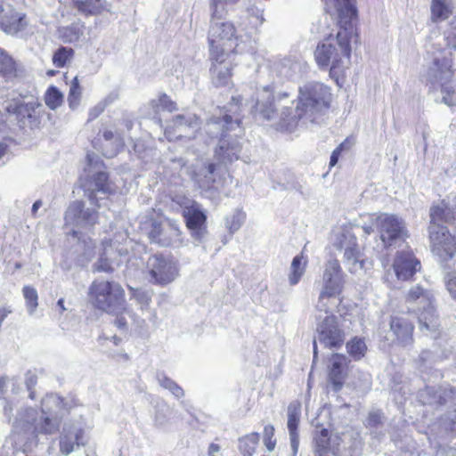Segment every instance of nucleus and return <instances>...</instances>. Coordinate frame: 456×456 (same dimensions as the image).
<instances>
[{
	"instance_id": "nucleus-36",
	"label": "nucleus",
	"mask_w": 456,
	"mask_h": 456,
	"mask_svg": "<svg viewBox=\"0 0 456 456\" xmlns=\"http://www.w3.org/2000/svg\"><path fill=\"white\" fill-rule=\"evenodd\" d=\"M452 13V7L449 0H432L431 14L435 22L444 20Z\"/></svg>"
},
{
	"instance_id": "nucleus-48",
	"label": "nucleus",
	"mask_w": 456,
	"mask_h": 456,
	"mask_svg": "<svg viewBox=\"0 0 456 456\" xmlns=\"http://www.w3.org/2000/svg\"><path fill=\"white\" fill-rule=\"evenodd\" d=\"M80 96L81 87L79 86L77 77H75L71 82L68 96L69 104L71 109H75L77 107Z\"/></svg>"
},
{
	"instance_id": "nucleus-28",
	"label": "nucleus",
	"mask_w": 456,
	"mask_h": 456,
	"mask_svg": "<svg viewBox=\"0 0 456 456\" xmlns=\"http://www.w3.org/2000/svg\"><path fill=\"white\" fill-rule=\"evenodd\" d=\"M38 106L35 102H24L22 100L7 101L4 107L5 110L10 114H14L18 118H31Z\"/></svg>"
},
{
	"instance_id": "nucleus-63",
	"label": "nucleus",
	"mask_w": 456,
	"mask_h": 456,
	"mask_svg": "<svg viewBox=\"0 0 456 456\" xmlns=\"http://www.w3.org/2000/svg\"><path fill=\"white\" fill-rule=\"evenodd\" d=\"M41 206V200H37L32 206V213L35 214Z\"/></svg>"
},
{
	"instance_id": "nucleus-12",
	"label": "nucleus",
	"mask_w": 456,
	"mask_h": 456,
	"mask_svg": "<svg viewBox=\"0 0 456 456\" xmlns=\"http://www.w3.org/2000/svg\"><path fill=\"white\" fill-rule=\"evenodd\" d=\"M375 224L384 248L396 247L407 237L403 220L395 215L380 214L376 216Z\"/></svg>"
},
{
	"instance_id": "nucleus-46",
	"label": "nucleus",
	"mask_w": 456,
	"mask_h": 456,
	"mask_svg": "<svg viewBox=\"0 0 456 456\" xmlns=\"http://www.w3.org/2000/svg\"><path fill=\"white\" fill-rule=\"evenodd\" d=\"M94 184L98 192L107 194L111 191L110 183H109V175L106 172L100 170L97 171L94 176Z\"/></svg>"
},
{
	"instance_id": "nucleus-40",
	"label": "nucleus",
	"mask_w": 456,
	"mask_h": 456,
	"mask_svg": "<svg viewBox=\"0 0 456 456\" xmlns=\"http://www.w3.org/2000/svg\"><path fill=\"white\" fill-rule=\"evenodd\" d=\"M74 57V50L70 47L61 46L53 55V63L57 68H63L69 64Z\"/></svg>"
},
{
	"instance_id": "nucleus-20",
	"label": "nucleus",
	"mask_w": 456,
	"mask_h": 456,
	"mask_svg": "<svg viewBox=\"0 0 456 456\" xmlns=\"http://www.w3.org/2000/svg\"><path fill=\"white\" fill-rule=\"evenodd\" d=\"M84 430L80 424H65L60 436V451L63 455H69L85 445Z\"/></svg>"
},
{
	"instance_id": "nucleus-59",
	"label": "nucleus",
	"mask_w": 456,
	"mask_h": 456,
	"mask_svg": "<svg viewBox=\"0 0 456 456\" xmlns=\"http://www.w3.org/2000/svg\"><path fill=\"white\" fill-rule=\"evenodd\" d=\"M249 13L250 15H252L253 17H255L256 19V20L258 21V24H262L263 21H264V17H263V11L258 9V8H251L249 11Z\"/></svg>"
},
{
	"instance_id": "nucleus-56",
	"label": "nucleus",
	"mask_w": 456,
	"mask_h": 456,
	"mask_svg": "<svg viewBox=\"0 0 456 456\" xmlns=\"http://www.w3.org/2000/svg\"><path fill=\"white\" fill-rule=\"evenodd\" d=\"M238 0H211L210 9H216L219 7L225 8V4H235Z\"/></svg>"
},
{
	"instance_id": "nucleus-64",
	"label": "nucleus",
	"mask_w": 456,
	"mask_h": 456,
	"mask_svg": "<svg viewBox=\"0 0 456 456\" xmlns=\"http://www.w3.org/2000/svg\"><path fill=\"white\" fill-rule=\"evenodd\" d=\"M57 305L60 307L61 313L64 312L66 310L64 306V299L60 298L57 302Z\"/></svg>"
},
{
	"instance_id": "nucleus-49",
	"label": "nucleus",
	"mask_w": 456,
	"mask_h": 456,
	"mask_svg": "<svg viewBox=\"0 0 456 456\" xmlns=\"http://www.w3.org/2000/svg\"><path fill=\"white\" fill-rule=\"evenodd\" d=\"M382 412L375 410L369 412L365 426L368 428H378L382 424Z\"/></svg>"
},
{
	"instance_id": "nucleus-19",
	"label": "nucleus",
	"mask_w": 456,
	"mask_h": 456,
	"mask_svg": "<svg viewBox=\"0 0 456 456\" xmlns=\"http://www.w3.org/2000/svg\"><path fill=\"white\" fill-rule=\"evenodd\" d=\"M148 234L151 242L162 247H168L179 240L180 230L171 222L161 224L158 221H152Z\"/></svg>"
},
{
	"instance_id": "nucleus-26",
	"label": "nucleus",
	"mask_w": 456,
	"mask_h": 456,
	"mask_svg": "<svg viewBox=\"0 0 456 456\" xmlns=\"http://www.w3.org/2000/svg\"><path fill=\"white\" fill-rule=\"evenodd\" d=\"M331 367L329 372V379L333 386L334 391H338L343 386L344 368L347 365V357L343 354H334L330 358Z\"/></svg>"
},
{
	"instance_id": "nucleus-29",
	"label": "nucleus",
	"mask_w": 456,
	"mask_h": 456,
	"mask_svg": "<svg viewBox=\"0 0 456 456\" xmlns=\"http://www.w3.org/2000/svg\"><path fill=\"white\" fill-rule=\"evenodd\" d=\"M73 4L78 12L86 15L110 10V4L105 0H73Z\"/></svg>"
},
{
	"instance_id": "nucleus-5",
	"label": "nucleus",
	"mask_w": 456,
	"mask_h": 456,
	"mask_svg": "<svg viewBox=\"0 0 456 456\" xmlns=\"http://www.w3.org/2000/svg\"><path fill=\"white\" fill-rule=\"evenodd\" d=\"M211 20L208 29L209 52L218 57V52L242 53L251 48L248 35H238L232 22L224 20L225 8L210 9Z\"/></svg>"
},
{
	"instance_id": "nucleus-15",
	"label": "nucleus",
	"mask_w": 456,
	"mask_h": 456,
	"mask_svg": "<svg viewBox=\"0 0 456 456\" xmlns=\"http://www.w3.org/2000/svg\"><path fill=\"white\" fill-rule=\"evenodd\" d=\"M182 214L191 236L198 241H201L206 234L207 221V215L201 206L196 201H188L183 207Z\"/></svg>"
},
{
	"instance_id": "nucleus-24",
	"label": "nucleus",
	"mask_w": 456,
	"mask_h": 456,
	"mask_svg": "<svg viewBox=\"0 0 456 456\" xmlns=\"http://www.w3.org/2000/svg\"><path fill=\"white\" fill-rule=\"evenodd\" d=\"M338 446L330 436L327 428L316 430L314 434L313 453L314 456H338Z\"/></svg>"
},
{
	"instance_id": "nucleus-4",
	"label": "nucleus",
	"mask_w": 456,
	"mask_h": 456,
	"mask_svg": "<svg viewBox=\"0 0 456 456\" xmlns=\"http://www.w3.org/2000/svg\"><path fill=\"white\" fill-rule=\"evenodd\" d=\"M240 121L232 120L225 114L222 117H211L204 126V134L208 141L218 139L215 149V159L222 164L232 163L237 160L241 151V145L238 141L240 133Z\"/></svg>"
},
{
	"instance_id": "nucleus-53",
	"label": "nucleus",
	"mask_w": 456,
	"mask_h": 456,
	"mask_svg": "<svg viewBox=\"0 0 456 456\" xmlns=\"http://www.w3.org/2000/svg\"><path fill=\"white\" fill-rule=\"evenodd\" d=\"M445 284L448 291L456 298V273H449L445 276Z\"/></svg>"
},
{
	"instance_id": "nucleus-43",
	"label": "nucleus",
	"mask_w": 456,
	"mask_h": 456,
	"mask_svg": "<svg viewBox=\"0 0 456 456\" xmlns=\"http://www.w3.org/2000/svg\"><path fill=\"white\" fill-rule=\"evenodd\" d=\"M23 297L26 300V305L29 315L34 314L38 305V295L35 288L24 286L22 289Z\"/></svg>"
},
{
	"instance_id": "nucleus-62",
	"label": "nucleus",
	"mask_w": 456,
	"mask_h": 456,
	"mask_svg": "<svg viewBox=\"0 0 456 456\" xmlns=\"http://www.w3.org/2000/svg\"><path fill=\"white\" fill-rule=\"evenodd\" d=\"M448 46L456 50V30L447 37Z\"/></svg>"
},
{
	"instance_id": "nucleus-31",
	"label": "nucleus",
	"mask_w": 456,
	"mask_h": 456,
	"mask_svg": "<svg viewBox=\"0 0 456 456\" xmlns=\"http://www.w3.org/2000/svg\"><path fill=\"white\" fill-rule=\"evenodd\" d=\"M133 299L138 305L139 315L145 318V322H155L156 314L150 309L151 297L145 291L135 290L133 294Z\"/></svg>"
},
{
	"instance_id": "nucleus-18",
	"label": "nucleus",
	"mask_w": 456,
	"mask_h": 456,
	"mask_svg": "<svg viewBox=\"0 0 456 456\" xmlns=\"http://www.w3.org/2000/svg\"><path fill=\"white\" fill-rule=\"evenodd\" d=\"M217 55L220 56L216 58L214 53L210 52V60L212 61L210 68L211 79L216 86H223L229 84L232 63L230 60V53L218 52Z\"/></svg>"
},
{
	"instance_id": "nucleus-21",
	"label": "nucleus",
	"mask_w": 456,
	"mask_h": 456,
	"mask_svg": "<svg viewBox=\"0 0 456 456\" xmlns=\"http://www.w3.org/2000/svg\"><path fill=\"white\" fill-rule=\"evenodd\" d=\"M413 329L414 326L412 322L407 314L392 316L390 321V330L401 346H407L412 344Z\"/></svg>"
},
{
	"instance_id": "nucleus-45",
	"label": "nucleus",
	"mask_w": 456,
	"mask_h": 456,
	"mask_svg": "<svg viewBox=\"0 0 456 456\" xmlns=\"http://www.w3.org/2000/svg\"><path fill=\"white\" fill-rule=\"evenodd\" d=\"M347 353L354 359L360 360L364 356L366 345L361 338H354L346 344Z\"/></svg>"
},
{
	"instance_id": "nucleus-33",
	"label": "nucleus",
	"mask_w": 456,
	"mask_h": 456,
	"mask_svg": "<svg viewBox=\"0 0 456 456\" xmlns=\"http://www.w3.org/2000/svg\"><path fill=\"white\" fill-rule=\"evenodd\" d=\"M103 139L106 142L105 147H110V150L106 149L104 152V155L108 158H112L117 155V153L123 149L125 145L124 138L119 133L104 131Z\"/></svg>"
},
{
	"instance_id": "nucleus-13",
	"label": "nucleus",
	"mask_w": 456,
	"mask_h": 456,
	"mask_svg": "<svg viewBox=\"0 0 456 456\" xmlns=\"http://www.w3.org/2000/svg\"><path fill=\"white\" fill-rule=\"evenodd\" d=\"M149 281L153 284L167 285L178 276V267L169 257L160 254L151 256L146 263Z\"/></svg>"
},
{
	"instance_id": "nucleus-22",
	"label": "nucleus",
	"mask_w": 456,
	"mask_h": 456,
	"mask_svg": "<svg viewBox=\"0 0 456 456\" xmlns=\"http://www.w3.org/2000/svg\"><path fill=\"white\" fill-rule=\"evenodd\" d=\"M420 268V263L409 252H400L396 255L393 269L398 280L411 279Z\"/></svg>"
},
{
	"instance_id": "nucleus-16",
	"label": "nucleus",
	"mask_w": 456,
	"mask_h": 456,
	"mask_svg": "<svg viewBox=\"0 0 456 456\" xmlns=\"http://www.w3.org/2000/svg\"><path fill=\"white\" fill-rule=\"evenodd\" d=\"M28 21L25 13L16 11L4 0H0V29L8 35H17L27 28Z\"/></svg>"
},
{
	"instance_id": "nucleus-9",
	"label": "nucleus",
	"mask_w": 456,
	"mask_h": 456,
	"mask_svg": "<svg viewBox=\"0 0 456 456\" xmlns=\"http://www.w3.org/2000/svg\"><path fill=\"white\" fill-rule=\"evenodd\" d=\"M199 126V118L191 113L178 114L172 119V126H167L165 134L168 140L187 138L192 141L188 146L193 153L202 151L209 143L202 132H195Z\"/></svg>"
},
{
	"instance_id": "nucleus-51",
	"label": "nucleus",
	"mask_w": 456,
	"mask_h": 456,
	"mask_svg": "<svg viewBox=\"0 0 456 456\" xmlns=\"http://www.w3.org/2000/svg\"><path fill=\"white\" fill-rule=\"evenodd\" d=\"M37 381V376L35 372L28 370L27 371L25 375V384L29 391V398L34 399L35 398V391L33 390L34 387L36 386Z\"/></svg>"
},
{
	"instance_id": "nucleus-42",
	"label": "nucleus",
	"mask_w": 456,
	"mask_h": 456,
	"mask_svg": "<svg viewBox=\"0 0 456 456\" xmlns=\"http://www.w3.org/2000/svg\"><path fill=\"white\" fill-rule=\"evenodd\" d=\"M338 294V292L322 289L320 292L318 302L316 304V310L320 313L325 314V315H330V301Z\"/></svg>"
},
{
	"instance_id": "nucleus-47",
	"label": "nucleus",
	"mask_w": 456,
	"mask_h": 456,
	"mask_svg": "<svg viewBox=\"0 0 456 456\" xmlns=\"http://www.w3.org/2000/svg\"><path fill=\"white\" fill-rule=\"evenodd\" d=\"M170 414L169 406L164 402H159L156 405L155 411V423L159 427H164L168 422V417Z\"/></svg>"
},
{
	"instance_id": "nucleus-2",
	"label": "nucleus",
	"mask_w": 456,
	"mask_h": 456,
	"mask_svg": "<svg viewBox=\"0 0 456 456\" xmlns=\"http://www.w3.org/2000/svg\"><path fill=\"white\" fill-rule=\"evenodd\" d=\"M324 1L326 11L338 16L340 28L336 37L330 35L318 45L314 58L320 68L329 69L332 77H338L350 62L351 39L354 34L351 20L356 15V8L354 0Z\"/></svg>"
},
{
	"instance_id": "nucleus-39",
	"label": "nucleus",
	"mask_w": 456,
	"mask_h": 456,
	"mask_svg": "<svg viewBox=\"0 0 456 456\" xmlns=\"http://www.w3.org/2000/svg\"><path fill=\"white\" fill-rule=\"evenodd\" d=\"M216 170V164L209 163L207 167L200 171L199 178L197 180L200 188L209 190L215 183L214 173Z\"/></svg>"
},
{
	"instance_id": "nucleus-55",
	"label": "nucleus",
	"mask_w": 456,
	"mask_h": 456,
	"mask_svg": "<svg viewBox=\"0 0 456 456\" xmlns=\"http://www.w3.org/2000/svg\"><path fill=\"white\" fill-rule=\"evenodd\" d=\"M157 379H158V382L159 384L165 389H169L171 385L173 384L174 380L171 379L170 378H168L166 374L164 373H159L157 375Z\"/></svg>"
},
{
	"instance_id": "nucleus-23",
	"label": "nucleus",
	"mask_w": 456,
	"mask_h": 456,
	"mask_svg": "<svg viewBox=\"0 0 456 456\" xmlns=\"http://www.w3.org/2000/svg\"><path fill=\"white\" fill-rule=\"evenodd\" d=\"M301 415V403L298 401L291 402L288 406L287 427L289 434L291 456H297L299 447V435L297 428Z\"/></svg>"
},
{
	"instance_id": "nucleus-61",
	"label": "nucleus",
	"mask_w": 456,
	"mask_h": 456,
	"mask_svg": "<svg viewBox=\"0 0 456 456\" xmlns=\"http://www.w3.org/2000/svg\"><path fill=\"white\" fill-rule=\"evenodd\" d=\"M273 435H274L273 426H272V425L265 426V429H264L265 440H271V438L273 436Z\"/></svg>"
},
{
	"instance_id": "nucleus-37",
	"label": "nucleus",
	"mask_w": 456,
	"mask_h": 456,
	"mask_svg": "<svg viewBox=\"0 0 456 456\" xmlns=\"http://www.w3.org/2000/svg\"><path fill=\"white\" fill-rule=\"evenodd\" d=\"M112 255H114L112 247L110 245L105 246L99 260L94 265V271L111 273L113 271L111 265Z\"/></svg>"
},
{
	"instance_id": "nucleus-7",
	"label": "nucleus",
	"mask_w": 456,
	"mask_h": 456,
	"mask_svg": "<svg viewBox=\"0 0 456 456\" xmlns=\"http://www.w3.org/2000/svg\"><path fill=\"white\" fill-rule=\"evenodd\" d=\"M426 81L433 87H440L442 102L448 106L456 105V69H452V54L435 58L428 66Z\"/></svg>"
},
{
	"instance_id": "nucleus-17",
	"label": "nucleus",
	"mask_w": 456,
	"mask_h": 456,
	"mask_svg": "<svg viewBox=\"0 0 456 456\" xmlns=\"http://www.w3.org/2000/svg\"><path fill=\"white\" fill-rule=\"evenodd\" d=\"M97 213L92 208H85L83 201H73L65 214L66 224L90 229L97 221Z\"/></svg>"
},
{
	"instance_id": "nucleus-10",
	"label": "nucleus",
	"mask_w": 456,
	"mask_h": 456,
	"mask_svg": "<svg viewBox=\"0 0 456 456\" xmlns=\"http://www.w3.org/2000/svg\"><path fill=\"white\" fill-rule=\"evenodd\" d=\"M409 308L416 314L421 330L434 332L438 328V319L433 306V295L417 285L411 288L407 296Z\"/></svg>"
},
{
	"instance_id": "nucleus-27",
	"label": "nucleus",
	"mask_w": 456,
	"mask_h": 456,
	"mask_svg": "<svg viewBox=\"0 0 456 456\" xmlns=\"http://www.w3.org/2000/svg\"><path fill=\"white\" fill-rule=\"evenodd\" d=\"M117 314V317L115 319V325L120 330H126L128 327V319L131 322V324L134 326L138 331H145L148 328L147 322H145V318L139 315L137 313H133L129 310L125 309L124 312L119 314V311Z\"/></svg>"
},
{
	"instance_id": "nucleus-38",
	"label": "nucleus",
	"mask_w": 456,
	"mask_h": 456,
	"mask_svg": "<svg viewBox=\"0 0 456 456\" xmlns=\"http://www.w3.org/2000/svg\"><path fill=\"white\" fill-rule=\"evenodd\" d=\"M246 219V214L241 209H235L224 219V225L230 233H234L240 230Z\"/></svg>"
},
{
	"instance_id": "nucleus-25",
	"label": "nucleus",
	"mask_w": 456,
	"mask_h": 456,
	"mask_svg": "<svg viewBox=\"0 0 456 456\" xmlns=\"http://www.w3.org/2000/svg\"><path fill=\"white\" fill-rule=\"evenodd\" d=\"M322 281V289L340 293L342 271L337 259H332L326 263Z\"/></svg>"
},
{
	"instance_id": "nucleus-11",
	"label": "nucleus",
	"mask_w": 456,
	"mask_h": 456,
	"mask_svg": "<svg viewBox=\"0 0 456 456\" xmlns=\"http://www.w3.org/2000/svg\"><path fill=\"white\" fill-rule=\"evenodd\" d=\"M335 247L344 252L343 263L352 273H358L363 269L364 260L355 234L351 228H345L338 234Z\"/></svg>"
},
{
	"instance_id": "nucleus-41",
	"label": "nucleus",
	"mask_w": 456,
	"mask_h": 456,
	"mask_svg": "<svg viewBox=\"0 0 456 456\" xmlns=\"http://www.w3.org/2000/svg\"><path fill=\"white\" fill-rule=\"evenodd\" d=\"M259 441L257 433H251L245 437L240 439V451L243 456H252L256 451Z\"/></svg>"
},
{
	"instance_id": "nucleus-58",
	"label": "nucleus",
	"mask_w": 456,
	"mask_h": 456,
	"mask_svg": "<svg viewBox=\"0 0 456 456\" xmlns=\"http://www.w3.org/2000/svg\"><path fill=\"white\" fill-rule=\"evenodd\" d=\"M168 391H170L176 398H182L184 395L183 389L175 381Z\"/></svg>"
},
{
	"instance_id": "nucleus-54",
	"label": "nucleus",
	"mask_w": 456,
	"mask_h": 456,
	"mask_svg": "<svg viewBox=\"0 0 456 456\" xmlns=\"http://www.w3.org/2000/svg\"><path fill=\"white\" fill-rule=\"evenodd\" d=\"M346 143V141H345L344 142L340 143L331 153V156H330V167H334L338 161V158L342 152V151L344 150L345 148V145Z\"/></svg>"
},
{
	"instance_id": "nucleus-50",
	"label": "nucleus",
	"mask_w": 456,
	"mask_h": 456,
	"mask_svg": "<svg viewBox=\"0 0 456 456\" xmlns=\"http://www.w3.org/2000/svg\"><path fill=\"white\" fill-rule=\"evenodd\" d=\"M436 393L434 387H427L425 390L419 392V396L424 404H432L438 402Z\"/></svg>"
},
{
	"instance_id": "nucleus-1",
	"label": "nucleus",
	"mask_w": 456,
	"mask_h": 456,
	"mask_svg": "<svg viewBox=\"0 0 456 456\" xmlns=\"http://www.w3.org/2000/svg\"><path fill=\"white\" fill-rule=\"evenodd\" d=\"M282 97L288 98L289 94L273 95L270 86L257 89L256 99L252 100L251 113L259 120H275L281 128L291 130L297 121L303 118L313 120L316 113L329 109L331 101L330 88L322 83L309 82L299 87L298 102L295 110L283 107L278 112V102Z\"/></svg>"
},
{
	"instance_id": "nucleus-60",
	"label": "nucleus",
	"mask_w": 456,
	"mask_h": 456,
	"mask_svg": "<svg viewBox=\"0 0 456 456\" xmlns=\"http://www.w3.org/2000/svg\"><path fill=\"white\" fill-rule=\"evenodd\" d=\"M217 454L223 455V453H221L220 445L217 444H214V443L210 444L208 446V455L209 456H216Z\"/></svg>"
},
{
	"instance_id": "nucleus-44",
	"label": "nucleus",
	"mask_w": 456,
	"mask_h": 456,
	"mask_svg": "<svg viewBox=\"0 0 456 456\" xmlns=\"http://www.w3.org/2000/svg\"><path fill=\"white\" fill-rule=\"evenodd\" d=\"M45 102L51 110H55L63 102V94L57 87L52 86L45 93Z\"/></svg>"
},
{
	"instance_id": "nucleus-32",
	"label": "nucleus",
	"mask_w": 456,
	"mask_h": 456,
	"mask_svg": "<svg viewBox=\"0 0 456 456\" xmlns=\"http://www.w3.org/2000/svg\"><path fill=\"white\" fill-rule=\"evenodd\" d=\"M274 69L280 77L291 79L299 72L300 64L291 58H283L274 63Z\"/></svg>"
},
{
	"instance_id": "nucleus-30",
	"label": "nucleus",
	"mask_w": 456,
	"mask_h": 456,
	"mask_svg": "<svg viewBox=\"0 0 456 456\" xmlns=\"http://www.w3.org/2000/svg\"><path fill=\"white\" fill-rule=\"evenodd\" d=\"M19 75V64L3 48L0 47V76L12 80Z\"/></svg>"
},
{
	"instance_id": "nucleus-57",
	"label": "nucleus",
	"mask_w": 456,
	"mask_h": 456,
	"mask_svg": "<svg viewBox=\"0 0 456 456\" xmlns=\"http://www.w3.org/2000/svg\"><path fill=\"white\" fill-rule=\"evenodd\" d=\"M105 109L104 103H99L89 111L90 119L96 118Z\"/></svg>"
},
{
	"instance_id": "nucleus-34",
	"label": "nucleus",
	"mask_w": 456,
	"mask_h": 456,
	"mask_svg": "<svg viewBox=\"0 0 456 456\" xmlns=\"http://www.w3.org/2000/svg\"><path fill=\"white\" fill-rule=\"evenodd\" d=\"M307 259L301 254L296 256L290 265L289 282L291 286L297 285L305 273Z\"/></svg>"
},
{
	"instance_id": "nucleus-14",
	"label": "nucleus",
	"mask_w": 456,
	"mask_h": 456,
	"mask_svg": "<svg viewBox=\"0 0 456 456\" xmlns=\"http://www.w3.org/2000/svg\"><path fill=\"white\" fill-rule=\"evenodd\" d=\"M317 323L318 340L326 347L338 348L344 342V332L338 328L336 316L320 314Z\"/></svg>"
},
{
	"instance_id": "nucleus-35",
	"label": "nucleus",
	"mask_w": 456,
	"mask_h": 456,
	"mask_svg": "<svg viewBox=\"0 0 456 456\" xmlns=\"http://www.w3.org/2000/svg\"><path fill=\"white\" fill-rule=\"evenodd\" d=\"M59 37L64 43H74L78 41L84 34V25L72 23L69 26L61 27L58 29Z\"/></svg>"
},
{
	"instance_id": "nucleus-52",
	"label": "nucleus",
	"mask_w": 456,
	"mask_h": 456,
	"mask_svg": "<svg viewBox=\"0 0 456 456\" xmlns=\"http://www.w3.org/2000/svg\"><path fill=\"white\" fill-rule=\"evenodd\" d=\"M159 105L161 106V108L163 110H166L169 112H172L174 110H175L177 108H176V104L175 102H174L167 94H162L159 95Z\"/></svg>"
},
{
	"instance_id": "nucleus-6",
	"label": "nucleus",
	"mask_w": 456,
	"mask_h": 456,
	"mask_svg": "<svg viewBox=\"0 0 456 456\" xmlns=\"http://www.w3.org/2000/svg\"><path fill=\"white\" fill-rule=\"evenodd\" d=\"M429 217L428 233L433 252L442 260L452 258L456 253V237L450 234L443 224L456 221V208L451 211L443 200L431 207Z\"/></svg>"
},
{
	"instance_id": "nucleus-3",
	"label": "nucleus",
	"mask_w": 456,
	"mask_h": 456,
	"mask_svg": "<svg viewBox=\"0 0 456 456\" xmlns=\"http://www.w3.org/2000/svg\"><path fill=\"white\" fill-rule=\"evenodd\" d=\"M42 415L33 408L25 409L19 413L15 428L31 436L22 448L23 452L31 450L37 444V436L53 435L59 429L60 419L69 411V403L55 394L47 395L41 403Z\"/></svg>"
},
{
	"instance_id": "nucleus-8",
	"label": "nucleus",
	"mask_w": 456,
	"mask_h": 456,
	"mask_svg": "<svg viewBox=\"0 0 456 456\" xmlns=\"http://www.w3.org/2000/svg\"><path fill=\"white\" fill-rule=\"evenodd\" d=\"M88 296L94 307L109 314L120 311L125 302V291L115 281H94L89 287Z\"/></svg>"
}]
</instances>
